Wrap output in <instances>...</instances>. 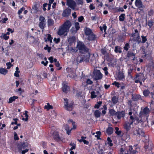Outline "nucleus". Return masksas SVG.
<instances>
[{
	"mask_svg": "<svg viewBox=\"0 0 154 154\" xmlns=\"http://www.w3.org/2000/svg\"><path fill=\"white\" fill-rule=\"evenodd\" d=\"M71 26L70 21L69 20L66 21L63 24L59 26L57 32V34L60 36L67 35Z\"/></svg>",
	"mask_w": 154,
	"mask_h": 154,
	"instance_id": "f257e3e1",
	"label": "nucleus"
},
{
	"mask_svg": "<svg viewBox=\"0 0 154 154\" xmlns=\"http://www.w3.org/2000/svg\"><path fill=\"white\" fill-rule=\"evenodd\" d=\"M77 48L79 50V52L83 53L86 52L87 53V57L86 58H84L82 60H81L80 62L82 61H85L87 62L89 61L90 57V54L88 52V49L85 46L84 44L81 42H79L78 43Z\"/></svg>",
	"mask_w": 154,
	"mask_h": 154,
	"instance_id": "f03ea898",
	"label": "nucleus"
},
{
	"mask_svg": "<svg viewBox=\"0 0 154 154\" xmlns=\"http://www.w3.org/2000/svg\"><path fill=\"white\" fill-rule=\"evenodd\" d=\"M85 34L88 35V39L89 40H92L95 38V35L93 34L91 30L88 28H86L84 30Z\"/></svg>",
	"mask_w": 154,
	"mask_h": 154,
	"instance_id": "7ed1b4c3",
	"label": "nucleus"
},
{
	"mask_svg": "<svg viewBox=\"0 0 154 154\" xmlns=\"http://www.w3.org/2000/svg\"><path fill=\"white\" fill-rule=\"evenodd\" d=\"M66 5L73 10H77L79 9L77 7L76 4L72 0H67Z\"/></svg>",
	"mask_w": 154,
	"mask_h": 154,
	"instance_id": "20e7f679",
	"label": "nucleus"
},
{
	"mask_svg": "<svg viewBox=\"0 0 154 154\" xmlns=\"http://www.w3.org/2000/svg\"><path fill=\"white\" fill-rule=\"evenodd\" d=\"M130 119L131 120V121H130L129 122H126L124 125V128L127 131H129L130 129L131 125H132L133 123L135 120L134 118L132 116H130Z\"/></svg>",
	"mask_w": 154,
	"mask_h": 154,
	"instance_id": "39448f33",
	"label": "nucleus"
},
{
	"mask_svg": "<svg viewBox=\"0 0 154 154\" xmlns=\"http://www.w3.org/2000/svg\"><path fill=\"white\" fill-rule=\"evenodd\" d=\"M39 26L41 29H43L46 23V20L44 17L40 16L39 17Z\"/></svg>",
	"mask_w": 154,
	"mask_h": 154,
	"instance_id": "423d86ee",
	"label": "nucleus"
},
{
	"mask_svg": "<svg viewBox=\"0 0 154 154\" xmlns=\"http://www.w3.org/2000/svg\"><path fill=\"white\" fill-rule=\"evenodd\" d=\"M94 79L95 80L100 79L102 78L103 75L99 70L95 71L94 72Z\"/></svg>",
	"mask_w": 154,
	"mask_h": 154,
	"instance_id": "0eeeda50",
	"label": "nucleus"
},
{
	"mask_svg": "<svg viewBox=\"0 0 154 154\" xmlns=\"http://www.w3.org/2000/svg\"><path fill=\"white\" fill-rule=\"evenodd\" d=\"M133 133L134 135H139L141 136H143L144 135V133L142 130L138 128H136L135 130L133 131Z\"/></svg>",
	"mask_w": 154,
	"mask_h": 154,
	"instance_id": "6e6552de",
	"label": "nucleus"
},
{
	"mask_svg": "<svg viewBox=\"0 0 154 154\" xmlns=\"http://www.w3.org/2000/svg\"><path fill=\"white\" fill-rule=\"evenodd\" d=\"M126 154H136L137 151L135 149L133 150L132 146H129L126 147Z\"/></svg>",
	"mask_w": 154,
	"mask_h": 154,
	"instance_id": "1a4fd4ad",
	"label": "nucleus"
},
{
	"mask_svg": "<svg viewBox=\"0 0 154 154\" xmlns=\"http://www.w3.org/2000/svg\"><path fill=\"white\" fill-rule=\"evenodd\" d=\"M135 5L140 10H142L144 7V6L140 0H136L135 2Z\"/></svg>",
	"mask_w": 154,
	"mask_h": 154,
	"instance_id": "9d476101",
	"label": "nucleus"
},
{
	"mask_svg": "<svg viewBox=\"0 0 154 154\" xmlns=\"http://www.w3.org/2000/svg\"><path fill=\"white\" fill-rule=\"evenodd\" d=\"M65 101L64 104L65 108L69 111H71L73 108V106L72 105H68V100L67 99H64Z\"/></svg>",
	"mask_w": 154,
	"mask_h": 154,
	"instance_id": "9b49d317",
	"label": "nucleus"
},
{
	"mask_svg": "<svg viewBox=\"0 0 154 154\" xmlns=\"http://www.w3.org/2000/svg\"><path fill=\"white\" fill-rule=\"evenodd\" d=\"M132 37L133 40L136 42H140L141 40L140 37L138 35V33H134Z\"/></svg>",
	"mask_w": 154,
	"mask_h": 154,
	"instance_id": "f8f14e48",
	"label": "nucleus"
},
{
	"mask_svg": "<svg viewBox=\"0 0 154 154\" xmlns=\"http://www.w3.org/2000/svg\"><path fill=\"white\" fill-rule=\"evenodd\" d=\"M124 77L123 73L120 72L118 73L116 79L117 80H121L124 79Z\"/></svg>",
	"mask_w": 154,
	"mask_h": 154,
	"instance_id": "ddd939ff",
	"label": "nucleus"
},
{
	"mask_svg": "<svg viewBox=\"0 0 154 154\" xmlns=\"http://www.w3.org/2000/svg\"><path fill=\"white\" fill-rule=\"evenodd\" d=\"M126 146L125 144L122 146L120 149L119 150L120 153L121 154H126Z\"/></svg>",
	"mask_w": 154,
	"mask_h": 154,
	"instance_id": "4468645a",
	"label": "nucleus"
},
{
	"mask_svg": "<svg viewBox=\"0 0 154 154\" xmlns=\"http://www.w3.org/2000/svg\"><path fill=\"white\" fill-rule=\"evenodd\" d=\"M71 13V10L69 9H66L62 13V16L64 17L68 16Z\"/></svg>",
	"mask_w": 154,
	"mask_h": 154,
	"instance_id": "2eb2a0df",
	"label": "nucleus"
},
{
	"mask_svg": "<svg viewBox=\"0 0 154 154\" xmlns=\"http://www.w3.org/2000/svg\"><path fill=\"white\" fill-rule=\"evenodd\" d=\"M150 112L149 109L147 107H146L142 110L140 113L142 115H147Z\"/></svg>",
	"mask_w": 154,
	"mask_h": 154,
	"instance_id": "dca6fc26",
	"label": "nucleus"
},
{
	"mask_svg": "<svg viewBox=\"0 0 154 154\" xmlns=\"http://www.w3.org/2000/svg\"><path fill=\"white\" fill-rule=\"evenodd\" d=\"M136 76L137 78V77H140L139 78H138V79H136L135 81V82L136 83H138L141 80H142L143 81H144L145 79L144 77V76L142 74H140L139 76L138 75H137Z\"/></svg>",
	"mask_w": 154,
	"mask_h": 154,
	"instance_id": "f3484780",
	"label": "nucleus"
},
{
	"mask_svg": "<svg viewBox=\"0 0 154 154\" xmlns=\"http://www.w3.org/2000/svg\"><path fill=\"white\" fill-rule=\"evenodd\" d=\"M69 87L66 83H63V84L62 89L64 92H66L69 89Z\"/></svg>",
	"mask_w": 154,
	"mask_h": 154,
	"instance_id": "a211bd4d",
	"label": "nucleus"
},
{
	"mask_svg": "<svg viewBox=\"0 0 154 154\" xmlns=\"http://www.w3.org/2000/svg\"><path fill=\"white\" fill-rule=\"evenodd\" d=\"M116 115L118 119H120L121 117H124L125 114L123 112H118L116 113Z\"/></svg>",
	"mask_w": 154,
	"mask_h": 154,
	"instance_id": "6ab92c4d",
	"label": "nucleus"
},
{
	"mask_svg": "<svg viewBox=\"0 0 154 154\" xmlns=\"http://www.w3.org/2000/svg\"><path fill=\"white\" fill-rule=\"evenodd\" d=\"M64 128L65 130L66 131L67 134L69 135L71 133V128H70L67 125H66L64 126Z\"/></svg>",
	"mask_w": 154,
	"mask_h": 154,
	"instance_id": "aec40b11",
	"label": "nucleus"
},
{
	"mask_svg": "<svg viewBox=\"0 0 154 154\" xmlns=\"http://www.w3.org/2000/svg\"><path fill=\"white\" fill-rule=\"evenodd\" d=\"M8 72V71L6 69L4 68H1L0 69V73L3 75H6Z\"/></svg>",
	"mask_w": 154,
	"mask_h": 154,
	"instance_id": "412c9836",
	"label": "nucleus"
},
{
	"mask_svg": "<svg viewBox=\"0 0 154 154\" xmlns=\"http://www.w3.org/2000/svg\"><path fill=\"white\" fill-rule=\"evenodd\" d=\"M98 92L92 91L91 93V98H96L98 94Z\"/></svg>",
	"mask_w": 154,
	"mask_h": 154,
	"instance_id": "4be33fe9",
	"label": "nucleus"
},
{
	"mask_svg": "<svg viewBox=\"0 0 154 154\" xmlns=\"http://www.w3.org/2000/svg\"><path fill=\"white\" fill-rule=\"evenodd\" d=\"M18 98V97L17 96H13L12 97H11L9 99L8 103H11L15 101V99H17Z\"/></svg>",
	"mask_w": 154,
	"mask_h": 154,
	"instance_id": "5701e85b",
	"label": "nucleus"
},
{
	"mask_svg": "<svg viewBox=\"0 0 154 154\" xmlns=\"http://www.w3.org/2000/svg\"><path fill=\"white\" fill-rule=\"evenodd\" d=\"M20 72V71L19 70V68L18 67L16 68V71L14 73V76L17 77L19 76V73Z\"/></svg>",
	"mask_w": 154,
	"mask_h": 154,
	"instance_id": "b1692460",
	"label": "nucleus"
},
{
	"mask_svg": "<svg viewBox=\"0 0 154 154\" xmlns=\"http://www.w3.org/2000/svg\"><path fill=\"white\" fill-rule=\"evenodd\" d=\"M116 130L115 133L118 136H121L122 131L119 130V128L118 127H116L115 128Z\"/></svg>",
	"mask_w": 154,
	"mask_h": 154,
	"instance_id": "393cba45",
	"label": "nucleus"
},
{
	"mask_svg": "<svg viewBox=\"0 0 154 154\" xmlns=\"http://www.w3.org/2000/svg\"><path fill=\"white\" fill-rule=\"evenodd\" d=\"M45 109L48 110H49L50 109H53V107L52 105H50L49 103H47L46 105H45Z\"/></svg>",
	"mask_w": 154,
	"mask_h": 154,
	"instance_id": "a878e982",
	"label": "nucleus"
},
{
	"mask_svg": "<svg viewBox=\"0 0 154 154\" xmlns=\"http://www.w3.org/2000/svg\"><path fill=\"white\" fill-rule=\"evenodd\" d=\"M97 152L99 154H103L104 153V151L102 147L100 146H99L97 149Z\"/></svg>",
	"mask_w": 154,
	"mask_h": 154,
	"instance_id": "bb28decb",
	"label": "nucleus"
},
{
	"mask_svg": "<svg viewBox=\"0 0 154 154\" xmlns=\"http://www.w3.org/2000/svg\"><path fill=\"white\" fill-rule=\"evenodd\" d=\"M113 129L111 127H109L106 130V132L108 134H110L113 132Z\"/></svg>",
	"mask_w": 154,
	"mask_h": 154,
	"instance_id": "cd10ccee",
	"label": "nucleus"
},
{
	"mask_svg": "<svg viewBox=\"0 0 154 154\" xmlns=\"http://www.w3.org/2000/svg\"><path fill=\"white\" fill-rule=\"evenodd\" d=\"M27 113L28 112L27 111H25V113L24 114V115H25V118H23L22 119V120L25 121H27L28 120V115Z\"/></svg>",
	"mask_w": 154,
	"mask_h": 154,
	"instance_id": "c85d7f7f",
	"label": "nucleus"
},
{
	"mask_svg": "<svg viewBox=\"0 0 154 154\" xmlns=\"http://www.w3.org/2000/svg\"><path fill=\"white\" fill-rule=\"evenodd\" d=\"M101 112L100 111L98 110H96L94 113L95 116L97 118L99 117L100 116Z\"/></svg>",
	"mask_w": 154,
	"mask_h": 154,
	"instance_id": "c756f323",
	"label": "nucleus"
},
{
	"mask_svg": "<svg viewBox=\"0 0 154 154\" xmlns=\"http://www.w3.org/2000/svg\"><path fill=\"white\" fill-rule=\"evenodd\" d=\"M68 123H72V125L73 126V127L72 128H71V130L73 129H75L76 128V126L74 122H73L72 120H69L68 121Z\"/></svg>",
	"mask_w": 154,
	"mask_h": 154,
	"instance_id": "7c9ffc66",
	"label": "nucleus"
},
{
	"mask_svg": "<svg viewBox=\"0 0 154 154\" xmlns=\"http://www.w3.org/2000/svg\"><path fill=\"white\" fill-rule=\"evenodd\" d=\"M75 27L76 29V30L74 31V32H76L80 28L79 23L78 22H76L75 23Z\"/></svg>",
	"mask_w": 154,
	"mask_h": 154,
	"instance_id": "2f4dec72",
	"label": "nucleus"
},
{
	"mask_svg": "<svg viewBox=\"0 0 154 154\" xmlns=\"http://www.w3.org/2000/svg\"><path fill=\"white\" fill-rule=\"evenodd\" d=\"M109 113L111 116H113L116 115V112L115 110L113 109H110L109 110Z\"/></svg>",
	"mask_w": 154,
	"mask_h": 154,
	"instance_id": "473e14b6",
	"label": "nucleus"
},
{
	"mask_svg": "<svg viewBox=\"0 0 154 154\" xmlns=\"http://www.w3.org/2000/svg\"><path fill=\"white\" fill-rule=\"evenodd\" d=\"M115 51L116 53H121L122 52L121 48L119 47H116Z\"/></svg>",
	"mask_w": 154,
	"mask_h": 154,
	"instance_id": "72a5a7b5",
	"label": "nucleus"
},
{
	"mask_svg": "<svg viewBox=\"0 0 154 154\" xmlns=\"http://www.w3.org/2000/svg\"><path fill=\"white\" fill-rule=\"evenodd\" d=\"M125 14H121L119 16V20L121 21H123L124 20L125 18Z\"/></svg>",
	"mask_w": 154,
	"mask_h": 154,
	"instance_id": "f704fd0d",
	"label": "nucleus"
},
{
	"mask_svg": "<svg viewBox=\"0 0 154 154\" xmlns=\"http://www.w3.org/2000/svg\"><path fill=\"white\" fill-rule=\"evenodd\" d=\"M1 37L3 38L5 40H8L9 38V36L5 34L2 33Z\"/></svg>",
	"mask_w": 154,
	"mask_h": 154,
	"instance_id": "c9c22d12",
	"label": "nucleus"
},
{
	"mask_svg": "<svg viewBox=\"0 0 154 154\" xmlns=\"http://www.w3.org/2000/svg\"><path fill=\"white\" fill-rule=\"evenodd\" d=\"M118 99L116 96H114L112 99V101L114 104H116L118 102Z\"/></svg>",
	"mask_w": 154,
	"mask_h": 154,
	"instance_id": "e433bc0d",
	"label": "nucleus"
},
{
	"mask_svg": "<svg viewBox=\"0 0 154 154\" xmlns=\"http://www.w3.org/2000/svg\"><path fill=\"white\" fill-rule=\"evenodd\" d=\"M92 134L94 135L95 137H98L100 135L101 132L100 131H97L96 133H93Z\"/></svg>",
	"mask_w": 154,
	"mask_h": 154,
	"instance_id": "4c0bfd02",
	"label": "nucleus"
},
{
	"mask_svg": "<svg viewBox=\"0 0 154 154\" xmlns=\"http://www.w3.org/2000/svg\"><path fill=\"white\" fill-rule=\"evenodd\" d=\"M53 38L51 37V35L49 34L47 35V39L51 43L52 42V40Z\"/></svg>",
	"mask_w": 154,
	"mask_h": 154,
	"instance_id": "58836bf2",
	"label": "nucleus"
},
{
	"mask_svg": "<svg viewBox=\"0 0 154 154\" xmlns=\"http://www.w3.org/2000/svg\"><path fill=\"white\" fill-rule=\"evenodd\" d=\"M154 14V10H150L148 12V15L150 16H152Z\"/></svg>",
	"mask_w": 154,
	"mask_h": 154,
	"instance_id": "ea45409f",
	"label": "nucleus"
},
{
	"mask_svg": "<svg viewBox=\"0 0 154 154\" xmlns=\"http://www.w3.org/2000/svg\"><path fill=\"white\" fill-rule=\"evenodd\" d=\"M107 140L108 144H109L110 146H112L113 145V144L112 143V141L111 140L110 138L109 137H108Z\"/></svg>",
	"mask_w": 154,
	"mask_h": 154,
	"instance_id": "a19ab883",
	"label": "nucleus"
},
{
	"mask_svg": "<svg viewBox=\"0 0 154 154\" xmlns=\"http://www.w3.org/2000/svg\"><path fill=\"white\" fill-rule=\"evenodd\" d=\"M130 48L129 45L128 43L125 44V46L124 47V49L125 50L127 51Z\"/></svg>",
	"mask_w": 154,
	"mask_h": 154,
	"instance_id": "79ce46f5",
	"label": "nucleus"
},
{
	"mask_svg": "<svg viewBox=\"0 0 154 154\" xmlns=\"http://www.w3.org/2000/svg\"><path fill=\"white\" fill-rule=\"evenodd\" d=\"M102 103V102L101 101H99L98 102L97 104L95 105L94 107L95 108H98L100 106Z\"/></svg>",
	"mask_w": 154,
	"mask_h": 154,
	"instance_id": "37998d69",
	"label": "nucleus"
},
{
	"mask_svg": "<svg viewBox=\"0 0 154 154\" xmlns=\"http://www.w3.org/2000/svg\"><path fill=\"white\" fill-rule=\"evenodd\" d=\"M49 4H48V10H49L50 9V7L51 6V4H52L53 2L54 1V0H49Z\"/></svg>",
	"mask_w": 154,
	"mask_h": 154,
	"instance_id": "c03bdc74",
	"label": "nucleus"
},
{
	"mask_svg": "<svg viewBox=\"0 0 154 154\" xmlns=\"http://www.w3.org/2000/svg\"><path fill=\"white\" fill-rule=\"evenodd\" d=\"M44 49L45 50H47L48 52H50L51 48V47H48V45H46V46L44 47Z\"/></svg>",
	"mask_w": 154,
	"mask_h": 154,
	"instance_id": "a18cd8bd",
	"label": "nucleus"
},
{
	"mask_svg": "<svg viewBox=\"0 0 154 154\" xmlns=\"http://www.w3.org/2000/svg\"><path fill=\"white\" fill-rule=\"evenodd\" d=\"M83 4V2L82 0H77V4L82 5Z\"/></svg>",
	"mask_w": 154,
	"mask_h": 154,
	"instance_id": "49530a36",
	"label": "nucleus"
},
{
	"mask_svg": "<svg viewBox=\"0 0 154 154\" xmlns=\"http://www.w3.org/2000/svg\"><path fill=\"white\" fill-rule=\"evenodd\" d=\"M144 95L145 96H147L149 94V91L148 90H145L143 92Z\"/></svg>",
	"mask_w": 154,
	"mask_h": 154,
	"instance_id": "de8ad7c7",
	"label": "nucleus"
},
{
	"mask_svg": "<svg viewBox=\"0 0 154 154\" xmlns=\"http://www.w3.org/2000/svg\"><path fill=\"white\" fill-rule=\"evenodd\" d=\"M6 65L7 66V69H9L11 66H13L11 63L10 62L7 63H6Z\"/></svg>",
	"mask_w": 154,
	"mask_h": 154,
	"instance_id": "09e8293b",
	"label": "nucleus"
},
{
	"mask_svg": "<svg viewBox=\"0 0 154 154\" xmlns=\"http://www.w3.org/2000/svg\"><path fill=\"white\" fill-rule=\"evenodd\" d=\"M70 145L72 146L71 147L70 149V150H72L73 149H75V145L74 143H71Z\"/></svg>",
	"mask_w": 154,
	"mask_h": 154,
	"instance_id": "8fccbe9b",
	"label": "nucleus"
},
{
	"mask_svg": "<svg viewBox=\"0 0 154 154\" xmlns=\"http://www.w3.org/2000/svg\"><path fill=\"white\" fill-rule=\"evenodd\" d=\"M48 23L49 25L51 26L54 23V21L51 19H49L48 20Z\"/></svg>",
	"mask_w": 154,
	"mask_h": 154,
	"instance_id": "3c124183",
	"label": "nucleus"
},
{
	"mask_svg": "<svg viewBox=\"0 0 154 154\" xmlns=\"http://www.w3.org/2000/svg\"><path fill=\"white\" fill-rule=\"evenodd\" d=\"M113 85H115L118 88H119L120 87V84L117 82H114L112 83Z\"/></svg>",
	"mask_w": 154,
	"mask_h": 154,
	"instance_id": "603ef678",
	"label": "nucleus"
},
{
	"mask_svg": "<svg viewBox=\"0 0 154 154\" xmlns=\"http://www.w3.org/2000/svg\"><path fill=\"white\" fill-rule=\"evenodd\" d=\"M8 20V18L7 17H5L4 18H2V20H0V22L5 23Z\"/></svg>",
	"mask_w": 154,
	"mask_h": 154,
	"instance_id": "864d4df0",
	"label": "nucleus"
},
{
	"mask_svg": "<svg viewBox=\"0 0 154 154\" xmlns=\"http://www.w3.org/2000/svg\"><path fill=\"white\" fill-rule=\"evenodd\" d=\"M153 22L151 20H150L149 21L148 23V25L149 27L150 28H152L153 25Z\"/></svg>",
	"mask_w": 154,
	"mask_h": 154,
	"instance_id": "5fc2aeb1",
	"label": "nucleus"
},
{
	"mask_svg": "<svg viewBox=\"0 0 154 154\" xmlns=\"http://www.w3.org/2000/svg\"><path fill=\"white\" fill-rule=\"evenodd\" d=\"M25 10V8L23 7H22L21 8L19 11L18 12V13L19 15H20V14L22 13V12L23 11H24Z\"/></svg>",
	"mask_w": 154,
	"mask_h": 154,
	"instance_id": "6e6d98bb",
	"label": "nucleus"
},
{
	"mask_svg": "<svg viewBox=\"0 0 154 154\" xmlns=\"http://www.w3.org/2000/svg\"><path fill=\"white\" fill-rule=\"evenodd\" d=\"M48 4L47 3H45L43 5V10L44 11H45L46 10V7H47L48 8Z\"/></svg>",
	"mask_w": 154,
	"mask_h": 154,
	"instance_id": "4d7b16f0",
	"label": "nucleus"
},
{
	"mask_svg": "<svg viewBox=\"0 0 154 154\" xmlns=\"http://www.w3.org/2000/svg\"><path fill=\"white\" fill-rule=\"evenodd\" d=\"M89 8L91 10H93L95 9V7L94 6L93 4H91L89 6Z\"/></svg>",
	"mask_w": 154,
	"mask_h": 154,
	"instance_id": "13d9d810",
	"label": "nucleus"
},
{
	"mask_svg": "<svg viewBox=\"0 0 154 154\" xmlns=\"http://www.w3.org/2000/svg\"><path fill=\"white\" fill-rule=\"evenodd\" d=\"M106 28L107 27L104 24L103 26L102 27H100V29L101 31H102L103 29L104 32H105L106 30Z\"/></svg>",
	"mask_w": 154,
	"mask_h": 154,
	"instance_id": "bf43d9fd",
	"label": "nucleus"
},
{
	"mask_svg": "<svg viewBox=\"0 0 154 154\" xmlns=\"http://www.w3.org/2000/svg\"><path fill=\"white\" fill-rule=\"evenodd\" d=\"M86 83L88 84H91L93 83V82L90 79H88L86 81Z\"/></svg>",
	"mask_w": 154,
	"mask_h": 154,
	"instance_id": "052dcab7",
	"label": "nucleus"
},
{
	"mask_svg": "<svg viewBox=\"0 0 154 154\" xmlns=\"http://www.w3.org/2000/svg\"><path fill=\"white\" fill-rule=\"evenodd\" d=\"M60 41V39L59 38H54V41L56 43H58Z\"/></svg>",
	"mask_w": 154,
	"mask_h": 154,
	"instance_id": "680f3d73",
	"label": "nucleus"
},
{
	"mask_svg": "<svg viewBox=\"0 0 154 154\" xmlns=\"http://www.w3.org/2000/svg\"><path fill=\"white\" fill-rule=\"evenodd\" d=\"M32 10L34 11L35 12H36L37 11L38 8L36 6H34L32 8Z\"/></svg>",
	"mask_w": 154,
	"mask_h": 154,
	"instance_id": "e2e57ef3",
	"label": "nucleus"
},
{
	"mask_svg": "<svg viewBox=\"0 0 154 154\" xmlns=\"http://www.w3.org/2000/svg\"><path fill=\"white\" fill-rule=\"evenodd\" d=\"M83 19H84L83 17L82 16H81L78 18V20L79 22H81L82 21V20H83Z\"/></svg>",
	"mask_w": 154,
	"mask_h": 154,
	"instance_id": "0e129e2a",
	"label": "nucleus"
},
{
	"mask_svg": "<svg viewBox=\"0 0 154 154\" xmlns=\"http://www.w3.org/2000/svg\"><path fill=\"white\" fill-rule=\"evenodd\" d=\"M41 63L42 64H43L45 66H46L48 63V61H46L45 62L44 61H42L41 62Z\"/></svg>",
	"mask_w": 154,
	"mask_h": 154,
	"instance_id": "69168bd1",
	"label": "nucleus"
},
{
	"mask_svg": "<svg viewBox=\"0 0 154 154\" xmlns=\"http://www.w3.org/2000/svg\"><path fill=\"white\" fill-rule=\"evenodd\" d=\"M19 139L18 137L17 136V134L16 133H14V139L15 140H17Z\"/></svg>",
	"mask_w": 154,
	"mask_h": 154,
	"instance_id": "338daca9",
	"label": "nucleus"
},
{
	"mask_svg": "<svg viewBox=\"0 0 154 154\" xmlns=\"http://www.w3.org/2000/svg\"><path fill=\"white\" fill-rule=\"evenodd\" d=\"M48 60L50 61V62L52 63L53 62V58L52 57H51L48 58Z\"/></svg>",
	"mask_w": 154,
	"mask_h": 154,
	"instance_id": "774afa93",
	"label": "nucleus"
}]
</instances>
